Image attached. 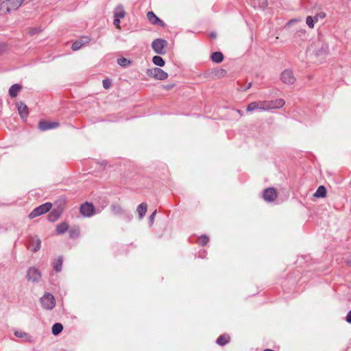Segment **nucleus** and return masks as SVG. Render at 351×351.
Wrapping results in <instances>:
<instances>
[{
  "mask_svg": "<svg viewBox=\"0 0 351 351\" xmlns=\"http://www.w3.org/2000/svg\"><path fill=\"white\" fill-rule=\"evenodd\" d=\"M146 74L147 76L158 80H165L169 76L167 72L158 67L147 69Z\"/></svg>",
  "mask_w": 351,
  "mask_h": 351,
  "instance_id": "1",
  "label": "nucleus"
},
{
  "mask_svg": "<svg viewBox=\"0 0 351 351\" xmlns=\"http://www.w3.org/2000/svg\"><path fill=\"white\" fill-rule=\"evenodd\" d=\"M52 204L50 202H46L36 208H34L29 214V219H34L36 217H38L41 215H43L48 211L50 210L51 208Z\"/></svg>",
  "mask_w": 351,
  "mask_h": 351,
  "instance_id": "2",
  "label": "nucleus"
},
{
  "mask_svg": "<svg viewBox=\"0 0 351 351\" xmlns=\"http://www.w3.org/2000/svg\"><path fill=\"white\" fill-rule=\"evenodd\" d=\"M42 306L47 310H51L56 304L55 298L50 293H46L40 298Z\"/></svg>",
  "mask_w": 351,
  "mask_h": 351,
  "instance_id": "3",
  "label": "nucleus"
},
{
  "mask_svg": "<svg viewBox=\"0 0 351 351\" xmlns=\"http://www.w3.org/2000/svg\"><path fill=\"white\" fill-rule=\"evenodd\" d=\"M167 45V42L162 38L155 39L152 43V47L153 50L158 54H165L166 53L165 48Z\"/></svg>",
  "mask_w": 351,
  "mask_h": 351,
  "instance_id": "4",
  "label": "nucleus"
},
{
  "mask_svg": "<svg viewBox=\"0 0 351 351\" xmlns=\"http://www.w3.org/2000/svg\"><path fill=\"white\" fill-rule=\"evenodd\" d=\"M26 278L32 282H38L41 278V273L35 267H29L26 274Z\"/></svg>",
  "mask_w": 351,
  "mask_h": 351,
  "instance_id": "5",
  "label": "nucleus"
},
{
  "mask_svg": "<svg viewBox=\"0 0 351 351\" xmlns=\"http://www.w3.org/2000/svg\"><path fill=\"white\" fill-rule=\"evenodd\" d=\"M24 0H5L2 3V8L7 12L17 10L23 3Z\"/></svg>",
  "mask_w": 351,
  "mask_h": 351,
  "instance_id": "6",
  "label": "nucleus"
},
{
  "mask_svg": "<svg viewBox=\"0 0 351 351\" xmlns=\"http://www.w3.org/2000/svg\"><path fill=\"white\" fill-rule=\"evenodd\" d=\"M80 211L84 217H88L94 214L95 207L92 204L85 202L81 205Z\"/></svg>",
  "mask_w": 351,
  "mask_h": 351,
  "instance_id": "7",
  "label": "nucleus"
},
{
  "mask_svg": "<svg viewBox=\"0 0 351 351\" xmlns=\"http://www.w3.org/2000/svg\"><path fill=\"white\" fill-rule=\"evenodd\" d=\"M263 197L266 202H274L277 197V191L273 187L267 188L264 190Z\"/></svg>",
  "mask_w": 351,
  "mask_h": 351,
  "instance_id": "8",
  "label": "nucleus"
},
{
  "mask_svg": "<svg viewBox=\"0 0 351 351\" xmlns=\"http://www.w3.org/2000/svg\"><path fill=\"white\" fill-rule=\"evenodd\" d=\"M281 80L287 84H293L296 79L291 70L286 69L281 73Z\"/></svg>",
  "mask_w": 351,
  "mask_h": 351,
  "instance_id": "9",
  "label": "nucleus"
},
{
  "mask_svg": "<svg viewBox=\"0 0 351 351\" xmlns=\"http://www.w3.org/2000/svg\"><path fill=\"white\" fill-rule=\"evenodd\" d=\"M147 18L152 25H159L162 27L165 26V23L162 20H160L152 11H149L147 13Z\"/></svg>",
  "mask_w": 351,
  "mask_h": 351,
  "instance_id": "10",
  "label": "nucleus"
},
{
  "mask_svg": "<svg viewBox=\"0 0 351 351\" xmlns=\"http://www.w3.org/2000/svg\"><path fill=\"white\" fill-rule=\"evenodd\" d=\"M59 126V123L56 121H40L38 123V128L42 131L53 129Z\"/></svg>",
  "mask_w": 351,
  "mask_h": 351,
  "instance_id": "11",
  "label": "nucleus"
},
{
  "mask_svg": "<svg viewBox=\"0 0 351 351\" xmlns=\"http://www.w3.org/2000/svg\"><path fill=\"white\" fill-rule=\"evenodd\" d=\"M318 48L314 50L316 56H325L328 52V45L324 43H319L317 45Z\"/></svg>",
  "mask_w": 351,
  "mask_h": 351,
  "instance_id": "12",
  "label": "nucleus"
},
{
  "mask_svg": "<svg viewBox=\"0 0 351 351\" xmlns=\"http://www.w3.org/2000/svg\"><path fill=\"white\" fill-rule=\"evenodd\" d=\"M17 108L19 113L22 119L27 118L29 114L27 106L24 102L20 101L17 103Z\"/></svg>",
  "mask_w": 351,
  "mask_h": 351,
  "instance_id": "13",
  "label": "nucleus"
},
{
  "mask_svg": "<svg viewBox=\"0 0 351 351\" xmlns=\"http://www.w3.org/2000/svg\"><path fill=\"white\" fill-rule=\"evenodd\" d=\"M62 210L60 208H54L51 210V212L48 215V219L51 222H54L57 221L60 217Z\"/></svg>",
  "mask_w": 351,
  "mask_h": 351,
  "instance_id": "14",
  "label": "nucleus"
},
{
  "mask_svg": "<svg viewBox=\"0 0 351 351\" xmlns=\"http://www.w3.org/2000/svg\"><path fill=\"white\" fill-rule=\"evenodd\" d=\"M125 16V12L122 5H117L114 10V18L123 19Z\"/></svg>",
  "mask_w": 351,
  "mask_h": 351,
  "instance_id": "15",
  "label": "nucleus"
},
{
  "mask_svg": "<svg viewBox=\"0 0 351 351\" xmlns=\"http://www.w3.org/2000/svg\"><path fill=\"white\" fill-rule=\"evenodd\" d=\"M147 210V204L145 202H143L137 206L136 210L140 219H143L145 217Z\"/></svg>",
  "mask_w": 351,
  "mask_h": 351,
  "instance_id": "16",
  "label": "nucleus"
},
{
  "mask_svg": "<svg viewBox=\"0 0 351 351\" xmlns=\"http://www.w3.org/2000/svg\"><path fill=\"white\" fill-rule=\"evenodd\" d=\"M22 86L19 84H14L9 89V94L12 97H16L18 93L21 90Z\"/></svg>",
  "mask_w": 351,
  "mask_h": 351,
  "instance_id": "17",
  "label": "nucleus"
},
{
  "mask_svg": "<svg viewBox=\"0 0 351 351\" xmlns=\"http://www.w3.org/2000/svg\"><path fill=\"white\" fill-rule=\"evenodd\" d=\"M111 210L116 215H122L125 214V210L118 204H112Z\"/></svg>",
  "mask_w": 351,
  "mask_h": 351,
  "instance_id": "18",
  "label": "nucleus"
},
{
  "mask_svg": "<svg viewBox=\"0 0 351 351\" xmlns=\"http://www.w3.org/2000/svg\"><path fill=\"white\" fill-rule=\"evenodd\" d=\"M230 339V338L229 335H220L217 338L216 343L219 346H223L226 345L228 343H229Z\"/></svg>",
  "mask_w": 351,
  "mask_h": 351,
  "instance_id": "19",
  "label": "nucleus"
},
{
  "mask_svg": "<svg viewBox=\"0 0 351 351\" xmlns=\"http://www.w3.org/2000/svg\"><path fill=\"white\" fill-rule=\"evenodd\" d=\"M69 229V225L66 222H62L56 227L57 234H62L66 232Z\"/></svg>",
  "mask_w": 351,
  "mask_h": 351,
  "instance_id": "20",
  "label": "nucleus"
},
{
  "mask_svg": "<svg viewBox=\"0 0 351 351\" xmlns=\"http://www.w3.org/2000/svg\"><path fill=\"white\" fill-rule=\"evenodd\" d=\"M211 60L213 62L220 63L223 60V55L221 52L216 51L212 53Z\"/></svg>",
  "mask_w": 351,
  "mask_h": 351,
  "instance_id": "21",
  "label": "nucleus"
},
{
  "mask_svg": "<svg viewBox=\"0 0 351 351\" xmlns=\"http://www.w3.org/2000/svg\"><path fill=\"white\" fill-rule=\"evenodd\" d=\"M32 243L34 245L32 251L34 252H38L41 247V241L38 237L32 238Z\"/></svg>",
  "mask_w": 351,
  "mask_h": 351,
  "instance_id": "22",
  "label": "nucleus"
},
{
  "mask_svg": "<svg viewBox=\"0 0 351 351\" xmlns=\"http://www.w3.org/2000/svg\"><path fill=\"white\" fill-rule=\"evenodd\" d=\"M258 109L261 110H269L272 109V106H271V102L269 101H263L258 102Z\"/></svg>",
  "mask_w": 351,
  "mask_h": 351,
  "instance_id": "23",
  "label": "nucleus"
},
{
  "mask_svg": "<svg viewBox=\"0 0 351 351\" xmlns=\"http://www.w3.org/2000/svg\"><path fill=\"white\" fill-rule=\"evenodd\" d=\"M269 102L271 103V106H272V109L282 108L285 104V100L282 99L271 100V101H269Z\"/></svg>",
  "mask_w": 351,
  "mask_h": 351,
  "instance_id": "24",
  "label": "nucleus"
},
{
  "mask_svg": "<svg viewBox=\"0 0 351 351\" xmlns=\"http://www.w3.org/2000/svg\"><path fill=\"white\" fill-rule=\"evenodd\" d=\"M326 195V189L324 186H319L316 192L314 193V196L316 197H324Z\"/></svg>",
  "mask_w": 351,
  "mask_h": 351,
  "instance_id": "25",
  "label": "nucleus"
},
{
  "mask_svg": "<svg viewBox=\"0 0 351 351\" xmlns=\"http://www.w3.org/2000/svg\"><path fill=\"white\" fill-rule=\"evenodd\" d=\"M153 63L158 66H163L165 64V60L159 56H155L152 58Z\"/></svg>",
  "mask_w": 351,
  "mask_h": 351,
  "instance_id": "26",
  "label": "nucleus"
},
{
  "mask_svg": "<svg viewBox=\"0 0 351 351\" xmlns=\"http://www.w3.org/2000/svg\"><path fill=\"white\" fill-rule=\"evenodd\" d=\"M62 257L59 256L56 262L53 263V269L56 271L60 272L62 270Z\"/></svg>",
  "mask_w": 351,
  "mask_h": 351,
  "instance_id": "27",
  "label": "nucleus"
},
{
  "mask_svg": "<svg viewBox=\"0 0 351 351\" xmlns=\"http://www.w3.org/2000/svg\"><path fill=\"white\" fill-rule=\"evenodd\" d=\"M63 330V326L60 323H56L52 326V333L57 335L60 333Z\"/></svg>",
  "mask_w": 351,
  "mask_h": 351,
  "instance_id": "28",
  "label": "nucleus"
},
{
  "mask_svg": "<svg viewBox=\"0 0 351 351\" xmlns=\"http://www.w3.org/2000/svg\"><path fill=\"white\" fill-rule=\"evenodd\" d=\"M117 62L121 66H123V67H126V66H129L131 63V62L129 60H128L125 58H119L117 60Z\"/></svg>",
  "mask_w": 351,
  "mask_h": 351,
  "instance_id": "29",
  "label": "nucleus"
},
{
  "mask_svg": "<svg viewBox=\"0 0 351 351\" xmlns=\"http://www.w3.org/2000/svg\"><path fill=\"white\" fill-rule=\"evenodd\" d=\"M69 237L71 238H76L79 236L80 234V230L78 228H73L69 230Z\"/></svg>",
  "mask_w": 351,
  "mask_h": 351,
  "instance_id": "30",
  "label": "nucleus"
},
{
  "mask_svg": "<svg viewBox=\"0 0 351 351\" xmlns=\"http://www.w3.org/2000/svg\"><path fill=\"white\" fill-rule=\"evenodd\" d=\"M84 45V43L82 40H77L74 42L71 45V49L73 51L80 49Z\"/></svg>",
  "mask_w": 351,
  "mask_h": 351,
  "instance_id": "31",
  "label": "nucleus"
},
{
  "mask_svg": "<svg viewBox=\"0 0 351 351\" xmlns=\"http://www.w3.org/2000/svg\"><path fill=\"white\" fill-rule=\"evenodd\" d=\"M255 110H259L258 109V102H252V103H250L247 106V109H246V110L247 112H252V111H254Z\"/></svg>",
  "mask_w": 351,
  "mask_h": 351,
  "instance_id": "32",
  "label": "nucleus"
},
{
  "mask_svg": "<svg viewBox=\"0 0 351 351\" xmlns=\"http://www.w3.org/2000/svg\"><path fill=\"white\" fill-rule=\"evenodd\" d=\"M208 237L205 234L202 235L198 239V242L201 245H205L208 242Z\"/></svg>",
  "mask_w": 351,
  "mask_h": 351,
  "instance_id": "33",
  "label": "nucleus"
},
{
  "mask_svg": "<svg viewBox=\"0 0 351 351\" xmlns=\"http://www.w3.org/2000/svg\"><path fill=\"white\" fill-rule=\"evenodd\" d=\"M306 23L310 28L314 27V18L311 16L306 17Z\"/></svg>",
  "mask_w": 351,
  "mask_h": 351,
  "instance_id": "34",
  "label": "nucleus"
},
{
  "mask_svg": "<svg viewBox=\"0 0 351 351\" xmlns=\"http://www.w3.org/2000/svg\"><path fill=\"white\" fill-rule=\"evenodd\" d=\"M14 335L16 337H20V338H26L28 337V334L25 332L21 331H16L14 332Z\"/></svg>",
  "mask_w": 351,
  "mask_h": 351,
  "instance_id": "35",
  "label": "nucleus"
},
{
  "mask_svg": "<svg viewBox=\"0 0 351 351\" xmlns=\"http://www.w3.org/2000/svg\"><path fill=\"white\" fill-rule=\"evenodd\" d=\"M102 84L105 89H108L111 86V81L108 79L104 80Z\"/></svg>",
  "mask_w": 351,
  "mask_h": 351,
  "instance_id": "36",
  "label": "nucleus"
},
{
  "mask_svg": "<svg viewBox=\"0 0 351 351\" xmlns=\"http://www.w3.org/2000/svg\"><path fill=\"white\" fill-rule=\"evenodd\" d=\"M216 75L219 77H224L226 75V71L223 69H219L217 71Z\"/></svg>",
  "mask_w": 351,
  "mask_h": 351,
  "instance_id": "37",
  "label": "nucleus"
},
{
  "mask_svg": "<svg viewBox=\"0 0 351 351\" xmlns=\"http://www.w3.org/2000/svg\"><path fill=\"white\" fill-rule=\"evenodd\" d=\"M121 19H119V18H114V21H113V24L114 25L118 28V29H121V26H120V23H121V21H120Z\"/></svg>",
  "mask_w": 351,
  "mask_h": 351,
  "instance_id": "38",
  "label": "nucleus"
},
{
  "mask_svg": "<svg viewBox=\"0 0 351 351\" xmlns=\"http://www.w3.org/2000/svg\"><path fill=\"white\" fill-rule=\"evenodd\" d=\"M326 17V14L324 13V12H320L319 14H317L315 16H314V19H315L316 21H318L319 19H324Z\"/></svg>",
  "mask_w": 351,
  "mask_h": 351,
  "instance_id": "39",
  "label": "nucleus"
},
{
  "mask_svg": "<svg viewBox=\"0 0 351 351\" xmlns=\"http://www.w3.org/2000/svg\"><path fill=\"white\" fill-rule=\"evenodd\" d=\"M156 213H157V210H155L152 213V215L149 216V223H150V225H152V224H153L154 221V218H155V217H156Z\"/></svg>",
  "mask_w": 351,
  "mask_h": 351,
  "instance_id": "40",
  "label": "nucleus"
},
{
  "mask_svg": "<svg viewBox=\"0 0 351 351\" xmlns=\"http://www.w3.org/2000/svg\"><path fill=\"white\" fill-rule=\"evenodd\" d=\"M346 321L351 324V310L346 315Z\"/></svg>",
  "mask_w": 351,
  "mask_h": 351,
  "instance_id": "41",
  "label": "nucleus"
},
{
  "mask_svg": "<svg viewBox=\"0 0 351 351\" xmlns=\"http://www.w3.org/2000/svg\"><path fill=\"white\" fill-rule=\"evenodd\" d=\"M5 49V47L3 45L0 44V53Z\"/></svg>",
  "mask_w": 351,
  "mask_h": 351,
  "instance_id": "42",
  "label": "nucleus"
},
{
  "mask_svg": "<svg viewBox=\"0 0 351 351\" xmlns=\"http://www.w3.org/2000/svg\"><path fill=\"white\" fill-rule=\"evenodd\" d=\"M39 30H38L37 29H34L32 32H31V34H36L37 32H38Z\"/></svg>",
  "mask_w": 351,
  "mask_h": 351,
  "instance_id": "43",
  "label": "nucleus"
},
{
  "mask_svg": "<svg viewBox=\"0 0 351 351\" xmlns=\"http://www.w3.org/2000/svg\"><path fill=\"white\" fill-rule=\"evenodd\" d=\"M251 86H252V83L250 82L247 84L246 89H249Z\"/></svg>",
  "mask_w": 351,
  "mask_h": 351,
  "instance_id": "44",
  "label": "nucleus"
},
{
  "mask_svg": "<svg viewBox=\"0 0 351 351\" xmlns=\"http://www.w3.org/2000/svg\"><path fill=\"white\" fill-rule=\"evenodd\" d=\"M237 111L239 114H241V116L243 115V112L241 110H237Z\"/></svg>",
  "mask_w": 351,
  "mask_h": 351,
  "instance_id": "45",
  "label": "nucleus"
},
{
  "mask_svg": "<svg viewBox=\"0 0 351 351\" xmlns=\"http://www.w3.org/2000/svg\"><path fill=\"white\" fill-rule=\"evenodd\" d=\"M263 351H274V350H271V349H265V350H264Z\"/></svg>",
  "mask_w": 351,
  "mask_h": 351,
  "instance_id": "46",
  "label": "nucleus"
},
{
  "mask_svg": "<svg viewBox=\"0 0 351 351\" xmlns=\"http://www.w3.org/2000/svg\"><path fill=\"white\" fill-rule=\"evenodd\" d=\"M211 36H212V37H215V34H211Z\"/></svg>",
  "mask_w": 351,
  "mask_h": 351,
  "instance_id": "47",
  "label": "nucleus"
},
{
  "mask_svg": "<svg viewBox=\"0 0 351 351\" xmlns=\"http://www.w3.org/2000/svg\"><path fill=\"white\" fill-rule=\"evenodd\" d=\"M171 87H172L171 86H167V88H171Z\"/></svg>",
  "mask_w": 351,
  "mask_h": 351,
  "instance_id": "48",
  "label": "nucleus"
},
{
  "mask_svg": "<svg viewBox=\"0 0 351 351\" xmlns=\"http://www.w3.org/2000/svg\"><path fill=\"white\" fill-rule=\"evenodd\" d=\"M350 185H351V180H350Z\"/></svg>",
  "mask_w": 351,
  "mask_h": 351,
  "instance_id": "49",
  "label": "nucleus"
}]
</instances>
